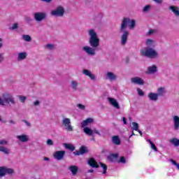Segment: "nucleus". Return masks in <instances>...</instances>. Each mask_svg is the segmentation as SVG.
<instances>
[{"instance_id":"obj_1","label":"nucleus","mask_w":179,"mask_h":179,"mask_svg":"<svg viewBox=\"0 0 179 179\" xmlns=\"http://www.w3.org/2000/svg\"><path fill=\"white\" fill-rule=\"evenodd\" d=\"M130 24L129 28L130 29H135V21L134 20H130L129 18L124 17L122 20V24L120 26V33H123L121 36V41H122V45H125L127 44V41H128V36H129V31L127 30H125L127 29V26H128V24Z\"/></svg>"},{"instance_id":"obj_2","label":"nucleus","mask_w":179,"mask_h":179,"mask_svg":"<svg viewBox=\"0 0 179 179\" xmlns=\"http://www.w3.org/2000/svg\"><path fill=\"white\" fill-rule=\"evenodd\" d=\"M89 35L90 45L92 48H99V45H100V38L97 36V34L94 31V29H90L89 31Z\"/></svg>"},{"instance_id":"obj_3","label":"nucleus","mask_w":179,"mask_h":179,"mask_svg":"<svg viewBox=\"0 0 179 179\" xmlns=\"http://www.w3.org/2000/svg\"><path fill=\"white\" fill-rule=\"evenodd\" d=\"M141 55L143 57H148V58H157V52L152 48H145L141 50Z\"/></svg>"},{"instance_id":"obj_4","label":"nucleus","mask_w":179,"mask_h":179,"mask_svg":"<svg viewBox=\"0 0 179 179\" xmlns=\"http://www.w3.org/2000/svg\"><path fill=\"white\" fill-rule=\"evenodd\" d=\"M62 122L66 131H68L69 132H72V131H73V127H72V124L71 123V119L65 117Z\"/></svg>"},{"instance_id":"obj_5","label":"nucleus","mask_w":179,"mask_h":179,"mask_svg":"<svg viewBox=\"0 0 179 179\" xmlns=\"http://www.w3.org/2000/svg\"><path fill=\"white\" fill-rule=\"evenodd\" d=\"M3 99L5 103H7V104H9V103H11V104L16 103V101H15V98H13V96L10 94H3Z\"/></svg>"},{"instance_id":"obj_6","label":"nucleus","mask_w":179,"mask_h":179,"mask_svg":"<svg viewBox=\"0 0 179 179\" xmlns=\"http://www.w3.org/2000/svg\"><path fill=\"white\" fill-rule=\"evenodd\" d=\"M64 13H65V10L62 6H58L55 10L51 12V15L52 16H64Z\"/></svg>"},{"instance_id":"obj_7","label":"nucleus","mask_w":179,"mask_h":179,"mask_svg":"<svg viewBox=\"0 0 179 179\" xmlns=\"http://www.w3.org/2000/svg\"><path fill=\"white\" fill-rule=\"evenodd\" d=\"M85 153H89V150L87 149V147L85 145H82L80 148V150H76L73 152V155L75 156H80V155H85Z\"/></svg>"},{"instance_id":"obj_8","label":"nucleus","mask_w":179,"mask_h":179,"mask_svg":"<svg viewBox=\"0 0 179 179\" xmlns=\"http://www.w3.org/2000/svg\"><path fill=\"white\" fill-rule=\"evenodd\" d=\"M65 150L56 151L53 154V157L56 159V160H63L64 157H65Z\"/></svg>"},{"instance_id":"obj_9","label":"nucleus","mask_w":179,"mask_h":179,"mask_svg":"<svg viewBox=\"0 0 179 179\" xmlns=\"http://www.w3.org/2000/svg\"><path fill=\"white\" fill-rule=\"evenodd\" d=\"M46 16L47 15L45 13H35L34 17L36 22H43Z\"/></svg>"},{"instance_id":"obj_10","label":"nucleus","mask_w":179,"mask_h":179,"mask_svg":"<svg viewBox=\"0 0 179 179\" xmlns=\"http://www.w3.org/2000/svg\"><path fill=\"white\" fill-rule=\"evenodd\" d=\"M83 50L87 52V54H88V55H96V50H97V48L85 46L83 47Z\"/></svg>"},{"instance_id":"obj_11","label":"nucleus","mask_w":179,"mask_h":179,"mask_svg":"<svg viewBox=\"0 0 179 179\" xmlns=\"http://www.w3.org/2000/svg\"><path fill=\"white\" fill-rule=\"evenodd\" d=\"M93 118L92 117H88L85 120H83L81 122V128H86L87 125H90V124H93Z\"/></svg>"},{"instance_id":"obj_12","label":"nucleus","mask_w":179,"mask_h":179,"mask_svg":"<svg viewBox=\"0 0 179 179\" xmlns=\"http://www.w3.org/2000/svg\"><path fill=\"white\" fill-rule=\"evenodd\" d=\"M88 164L94 169H99V164H97V162H96V159H94V158H90L88 161Z\"/></svg>"},{"instance_id":"obj_13","label":"nucleus","mask_w":179,"mask_h":179,"mask_svg":"<svg viewBox=\"0 0 179 179\" xmlns=\"http://www.w3.org/2000/svg\"><path fill=\"white\" fill-rule=\"evenodd\" d=\"M132 83H136V85H145V81L139 77H136L131 78Z\"/></svg>"},{"instance_id":"obj_14","label":"nucleus","mask_w":179,"mask_h":179,"mask_svg":"<svg viewBox=\"0 0 179 179\" xmlns=\"http://www.w3.org/2000/svg\"><path fill=\"white\" fill-rule=\"evenodd\" d=\"M109 103H110L111 106L115 107V108L120 109V104L117 101V100L114 98H108Z\"/></svg>"},{"instance_id":"obj_15","label":"nucleus","mask_w":179,"mask_h":179,"mask_svg":"<svg viewBox=\"0 0 179 179\" xmlns=\"http://www.w3.org/2000/svg\"><path fill=\"white\" fill-rule=\"evenodd\" d=\"M112 143L113 145H121V139H120V137L118 136H113L112 137Z\"/></svg>"},{"instance_id":"obj_16","label":"nucleus","mask_w":179,"mask_h":179,"mask_svg":"<svg viewBox=\"0 0 179 179\" xmlns=\"http://www.w3.org/2000/svg\"><path fill=\"white\" fill-rule=\"evenodd\" d=\"M157 71V67L154 65V66H149L148 68V71L145 72V73L147 74H150V73H155Z\"/></svg>"},{"instance_id":"obj_17","label":"nucleus","mask_w":179,"mask_h":179,"mask_svg":"<svg viewBox=\"0 0 179 179\" xmlns=\"http://www.w3.org/2000/svg\"><path fill=\"white\" fill-rule=\"evenodd\" d=\"M83 72L84 75H86V76H89V78H90V79H92V80H94V79H96V76L94 74H92V72H90V71L87 69H84Z\"/></svg>"},{"instance_id":"obj_18","label":"nucleus","mask_w":179,"mask_h":179,"mask_svg":"<svg viewBox=\"0 0 179 179\" xmlns=\"http://www.w3.org/2000/svg\"><path fill=\"white\" fill-rule=\"evenodd\" d=\"M148 97L152 101H157L159 94L150 92L148 94Z\"/></svg>"},{"instance_id":"obj_19","label":"nucleus","mask_w":179,"mask_h":179,"mask_svg":"<svg viewBox=\"0 0 179 179\" xmlns=\"http://www.w3.org/2000/svg\"><path fill=\"white\" fill-rule=\"evenodd\" d=\"M169 9L172 10V12L174 13L175 16L179 17V8L176 6H171L169 7Z\"/></svg>"},{"instance_id":"obj_20","label":"nucleus","mask_w":179,"mask_h":179,"mask_svg":"<svg viewBox=\"0 0 179 179\" xmlns=\"http://www.w3.org/2000/svg\"><path fill=\"white\" fill-rule=\"evenodd\" d=\"M20 142H27L29 141V137L27 135L22 134L17 136Z\"/></svg>"},{"instance_id":"obj_21","label":"nucleus","mask_w":179,"mask_h":179,"mask_svg":"<svg viewBox=\"0 0 179 179\" xmlns=\"http://www.w3.org/2000/svg\"><path fill=\"white\" fill-rule=\"evenodd\" d=\"M83 132L86 134V135H88L89 136H93V130H92L89 127H84Z\"/></svg>"},{"instance_id":"obj_22","label":"nucleus","mask_w":179,"mask_h":179,"mask_svg":"<svg viewBox=\"0 0 179 179\" xmlns=\"http://www.w3.org/2000/svg\"><path fill=\"white\" fill-rule=\"evenodd\" d=\"M173 122H174L175 129L176 130L178 129L179 128V117L178 116H174Z\"/></svg>"},{"instance_id":"obj_23","label":"nucleus","mask_w":179,"mask_h":179,"mask_svg":"<svg viewBox=\"0 0 179 179\" xmlns=\"http://www.w3.org/2000/svg\"><path fill=\"white\" fill-rule=\"evenodd\" d=\"M64 146L66 148V149H68L69 150H71V152H73L75 150V146L70 143H64Z\"/></svg>"},{"instance_id":"obj_24","label":"nucleus","mask_w":179,"mask_h":179,"mask_svg":"<svg viewBox=\"0 0 179 179\" xmlns=\"http://www.w3.org/2000/svg\"><path fill=\"white\" fill-rule=\"evenodd\" d=\"M118 157H120V155H118V153H115V154H111L110 155H109L108 159L110 162H114V159H118Z\"/></svg>"},{"instance_id":"obj_25","label":"nucleus","mask_w":179,"mask_h":179,"mask_svg":"<svg viewBox=\"0 0 179 179\" xmlns=\"http://www.w3.org/2000/svg\"><path fill=\"white\" fill-rule=\"evenodd\" d=\"M69 170L71 171L73 176H75L77 174L78 169L76 166H71L69 167Z\"/></svg>"},{"instance_id":"obj_26","label":"nucleus","mask_w":179,"mask_h":179,"mask_svg":"<svg viewBox=\"0 0 179 179\" xmlns=\"http://www.w3.org/2000/svg\"><path fill=\"white\" fill-rule=\"evenodd\" d=\"M106 75L110 80H115L117 79V76H115V74L113 73L108 72Z\"/></svg>"},{"instance_id":"obj_27","label":"nucleus","mask_w":179,"mask_h":179,"mask_svg":"<svg viewBox=\"0 0 179 179\" xmlns=\"http://www.w3.org/2000/svg\"><path fill=\"white\" fill-rule=\"evenodd\" d=\"M27 57V53H26V52H20V53L18 54L19 61L26 59Z\"/></svg>"},{"instance_id":"obj_28","label":"nucleus","mask_w":179,"mask_h":179,"mask_svg":"<svg viewBox=\"0 0 179 179\" xmlns=\"http://www.w3.org/2000/svg\"><path fill=\"white\" fill-rule=\"evenodd\" d=\"M0 152L5 153L6 155H9V150L6 147L0 146Z\"/></svg>"},{"instance_id":"obj_29","label":"nucleus","mask_w":179,"mask_h":179,"mask_svg":"<svg viewBox=\"0 0 179 179\" xmlns=\"http://www.w3.org/2000/svg\"><path fill=\"white\" fill-rule=\"evenodd\" d=\"M132 125L133 127H131V129H133V131H139V124L138 123L133 122Z\"/></svg>"},{"instance_id":"obj_30","label":"nucleus","mask_w":179,"mask_h":179,"mask_svg":"<svg viewBox=\"0 0 179 179\" xmlns=\"http://www.w3.org/2000/svg\"><path fill=\"white\" fill-rule=\"evenodd\" d=\"M148 142L151 146L152 150H155V152H157V147H156V145H155L150 139L148 140Z\"/></svg>"},{"instance_id":"obj_31","label":"nucleus","mask_w":179,"mask_h":179,"mask_svg":"<svg viewBox=\"0 0 179 179\" xmlns=\"http://www.w3.org/2000/svg\"><path fill=\"white\" fill-rule=\"evenodd\" d=\"M171 143H173L174 146H179V139L177 138H173L170 141Z\"/></svg>"},{"instance_id":"obj_32","label":"nucleus","mask_w":179,"mask_h":179,"mask_svg":"<svg viewBox=\"0 0 179 179\" xmlns=\"http://www.w3.org/2000/svg\"><path fill=\"white\" fill-rule=\"evenodd\" d=\"M99 164L101 165V167H102L103 170V174H106L107 173V165L105 164H103V162H99Z\"/></svg>"},{"instance_id":"obj_33","label":"nucleus","mask_w":179,"mask_h":179,"mask_svg":"<svg viewBox=\"0 0 179 179\" xmlns=\"http://www.w3.org/2000/svg\"><path fill=\"white\" fill-rule=\"evenodd\" d=\"M6 176L5 167L0 166V177H4Z\"/></svg>"},{"instance_id":"obj_34","label":"nucleus","mask_w":179,"mask_h":179,"mask_svg":"<svg viewBox=\"0 0 179 179\" xmlns=\"http://www.w3.org/2000/svg\"><path fill=\"white\" fill-rule=\"evenodd\" d=\"M157 94L158 96H163V94L164 93V88L163 87H159L158 90H157Z\"/></svg>"},{"instance_id":"obj_35","label":"nucleus","mask_w":179,"mask_h":179,"mask_svg":"<svg viewBox=\"0 0 179 179\" xmlns=\"http://www.w3.org/2000/svg\"><path fill=\"white\" fill-rule=\"evenodd\" d=\"M22 38L25 41H31V36L29 35H23Z\"/></svg>"},{"instance_id":"obj_36","label":"nucleus","mask_w":179,"mask_h":179,"mask_svg":"<svg viewBox=\"0 0 179 179\" xmlns=\"http://www.w3.org/2000/svg\"><path fill=\"white\" fill-rule=\"evenodd\" d=\"M5 172L6 174H13V169L9 168H5Z\"/></svg>"},{"instance_id":"obj_37","label":"nucleus","mask_w":179,"mask_h":179,"mask_svg":"<svg viewBox=\"0 0 179 179\" xmlns=\"http://www.w3.org/2000/svg\"><path fill=\"white\" fill-rule=\"evenodd\" d=\"M118 163H122V164H125L127 163V160L125 159V157L122 156L120 157Z\"/></svg>"},{"instance_id":"obj_38","label":"nucleus","mask_w":179,"mask_h":179,"mask_svg":"<svg viewBox=\"0 0 179 179\" xmlns=\"http://www.w3.org/2000/svg\"><path fill=\"white\" fill-rule=\"evenodd\" d=\"M71 85L73 90H76V87H78V83H76V81H72Z\"/></svg>"},{"instance_id":"obj_39","label":"nucleus","mask_w":179,"mask_h":179,"mask_svg":"<svg viewBox=\"0 0 179 179\" xmlns=\"http://www.w3.org/2000/svg\"><path fill=\"white\" fill-rule=\"evenodd\" d=\"M26 96H23L22 95L19 96V99L21 103H24L26 101Z\"/></svg>"},{"instance_id":"obj_40","label":"nucleus","mask_w":179,"mask_h":179,"mask_svg":"<svg viewBox=\"0 0 179 179\" xmlns=\"http://www.w3.org/2000/svg\"><path fill=\"white\" fill-rule=\"evenodd\" d=\"M137 92L138 93V96H143L145 94V92H143V91L140 88L137 89Z\"/></svg>"},{"instance_id":"obj_41","label":"nucleus","mask_w":179,"mask_h":179,"mask_svg":"<svg viewBox=\"0 0 179 179\" xmlns=\"http://www.w3.org/2000/svg\"><path fill=\"white\" fill-rule=\"evenodd\" d=\"M149 9H150V6L147 5L143 8V12H148V10H149Z\"/></svg>"},{"instance_id":"obj_42","label":"nucleus","mask_w":179,"mask_h":179,"mask_svg":"<svg viewBox=\"0 0 179 179\" xmlns=\"http://www.w3.org/2000/svg\"><path fill=\"white\" fill-rule=\"evenodd\" d=\"M46 48H49V50H53L54 49V45L52 44H47Z\"/></svg>"},{"instance_id":"obj_43","label":"nucleus","mask_w":179,"mask_h":179,"mask_svg":"<svg viewBox=\"0 0 179 179\" xmlns=\"http://www.w3.org/2000/svg\"><path fill=\"white\" fill-rule=\"evenodd\" d=\"M92 131H93V134H96V135H99V136L101 135V134H100V131H99V130H97V129H94L92 130Z\"/></svg>"},{"instance_id":"obj_44","label":"nucleus","mask_w":179,"mask_h":179,"mask_svg":"<svg viewBox=\"0 0 179 179\" xmlns=\"http://www.w3.org/2000/svg\"><path fill=\"white\" fill-rule=\"evenodd\" d=\"M77 107H78V108H80V110H85V105H82L80 103H78L77 105Z\"/></svg>"},{"instance_id":"obj_45","label":"nucleus","mask_w":179,"mask_h":179,"mask_svg":"<svg viewBox=\"0 0 179 179\" xmlns=\"http://www.w3.org/2000/svg\"><path fill=\"white\" fill-rule=\"evenodd\" d=\"M47 144L49 145L50 146H51V145H54V143L52 142V140L48 139L47 141Z\"/></svg>"},{"instance_id":"obj_46","label":"nucleus","mask_w":179,"mask_h":179,"mask_svg":"<svg viewBox=\"0 0 179 179\" xmlns=\"http://www.w3.org/2000/svg\"><path fill=\"white\" fill-rule=\"evenodd\" d=\"M7 144H8V141L5 140H0V145H7Z\"/></svg>"},{"instance_id":"obj_47","label":"nucleus","mask_w":179,"mask_h":179,"mask_svg":"<svg viewBox=\"0 0 179 179\" xmlns=\"http://www.w3.org/2000/svg\"><path fill=\"white\" fill-rule=\"evenodd\" d=\"M153 43V41L152 39H148L146 41V45H149V44H152Z\"/></svg>"},{"instance_id":"obj_48","label":"nucleus","mask_w":179,"mask_h":179,"mask_svg":"<svg viewBox=\"0 0 179 179\" xmlns=\"http://www.w3.org/2000/svg\"><path fill=\"white\" fill-rule=\"evenodd\" d=\"M18 27V24L17 23L13 24V27H12V29L15 30V29H17Z\"/></svg>"},{"instance_id":"obj_49","label":"nucleus","mask_w":179,"mask_h":179,"mask_svg":"<svg viewBox=\"0 0 179 179\" xmlns=\"http://www.w3.org/2000/svg\"><path fill=\"white\" fill-rule=\"evenodd\" d=\"M154 2H156V3H162L163 2V0H152Z\"/></svg>"},{"instance_id":"obj_50","label":"nucleus","mask_w":179,"mask_h":179,"mask_svg":"<svg viewBox=\"0 0 179 179\" xmlns=\"http://www.w3.org/2000/svg\"><path fill=\"white\" fill-rule=\"evenodd\" d=\"M23 122L26 123V124L27 125V127H30V122H29L27 120H22Z\"/></svg>"},{"instance_id":"obj_51","label":"nucleus","mask_w":179,"mask_h":179,"mask_svg":"<svg viewBox=\"0 0 179 179\" xmlns=\"http://www.w3.org/2000/svg\"><path fill=\"white\" fill-rule=\"evenodd\" d=\"M123 123L124 124V125H127V118L126 117H123Z\"/></svg>"},{"instance_id":"obj_52","label":"nucleus","mask_w":179,"mask_h":179,"mask_svg":"<svg viewBox=\"0 0 179 179\" xmlns=\"http://www.w3.org/2000/svg\"><path fill=\"white\" fill-rule=\"evenodd\" d=\"M34 106H38L40 104V101H36L34 103Z\"/></svg>"},{"instance_id":"obj_53","label":"nucleus","mask_w":179,"mask_h":179,"mask_svg":"<svg viewBox=\"0 0 179 179\" xmlns=\"http://www.w3.org/2000/svg\"><path fill=\"white\" fill-rule=\"evenodd\" d=\"M152 33H155V30H153V29H150V30L148 31V34H152Z\"/></svg>"},{"instance_id":"obj_54","label":"nucleus","mask_w":179,"mask_h":179,"mask_svg":"<svg viewBox=\"0 0 179 179\" xmlns=\"http://www.w3.org/2000/svg\"><path fill=\"white\" fill-rule=\"evenodd\" d=\"M43 2H46L47 3H50V2H51L52 0H41Z\"/></svg>"},{"instance_id":"obj_55","label":"nucleus","mask_w":179,"mask_h":179,"mask_svg":"<svg viewBox=\"0 0 179 179\" xmlns=\"http://www.w3.org/2000/svg\"><path fill=\"white\" fill-rule=\"evenodd\" d=\"M44 160H45L46 162H48V160H50V158L45 157H44Z\"/></svg>"},{"instance_id":"obj_56","label":"nucleus","mask_w":179,"mask_h":179,"mask_svg":"<svg viewBox=\"0 0 179 179\" xmlns=\"http://www.w3.org/2000/svg\"><path fill=\"white\" fill-rule=\"evenodd\" d=\"M137 132H138V134H140V136H142V131L141 130L138 129V131H137Z\"/></svg>"},{"instance_id":"obj_57","label":"nucleus","mask_w":179,"mask_h":179,"mask_svg":"<svg viewBox=\"0 0 179 179\" xmlns=\"http://www.w3.org/2000/svg\"><path fill=\"white\" fill-rule=\"evenodd\" d=\"M0 121H1L2 122H6V120H2V118H1V116H0Z\"/></svg>"},{"instance_id":"obj_58","label":"nucleus","mask_w":179,"mask_h":179,"mask_svg":"<svg viewBox=\"0 0 179 179\" xmlns=\"http://www.w3.org/2000/svg\"><path fill=\"white\" fill-rule=\"evenodd\" d=\"M93 169H90L89 171H88V173H93Z\"/></svg>"},{"instance_id":"obj_59","label":"nucleus","mask_w":179,"mask_h":179,"mask_svg":"<svg viewBox=\"0 0 179 179\" xmlns=\"http://www.w3.org/2000/svg\"><path fill=\"white\" fill-rule=\"evenodd\" d=\"M135 136V133H134V131H132V133H131V134L130 136V138H131V136Z\"/></svg>"},{"instance_id":"obj_60","label":"nucleus","mask_w":179,"mask_h":179,"mask_svg":"<svg viewBox=\"0 0 179 179\" xmlns=\"http://www.w3.org/2000/svg\"><path fill=\"white\" fill-rule=\"evenodd\" d=\"M1 47H3V43H0V48H1Z\"/></svg>"},{"instance_id":"obj_61","label":"nucleus","mask_w":179,"mask_h":179,"mask_svg":"<svg viewBox=\"0 0 179 179\" xmlns=\"http://www.w3.org/2000/svg\"><path fill=\"white\" fill-rule=\"evenodd\" d=\"M126 62H127V64H128V62H129V58H127V59H126Z\"/></svg>"},{"instance_id":"obj_62","label":"nucleus","mask_w":179,"mask_h":179,"mask_svg":"<svg viewBox=\"0 0 179 179\" xmlns=\"http://www.w3.org/2000/svg\"><path fill=\"white\" fill-rule=\"evenodd\" d=\"M10 124H15V122H13V120H10Z\"/></svg>"},{"instance_id":"obj_63","label":"nucleus","mask_w":179,"mask_h":179,"mask_svg":"<svg viewBox=\"0 0 179 179\" xmlns=\"http://www.w3.org/2000/svg\"><path fill=\"white\" fill-rule=\"evenodd\" d=\"M2 41H3L2 38H0V42H2Z\"/></svg>"},{"instance_id":"obj_64","label":"nucleus","mask_w":179,"mask_h":179,"mask_svg":"<svg viewBox=\"0 0 179 179\" xmlns=\"http://www.w3.org/2000/svg\"><path fill=\"white\" fill-rule=\"evenodd\" d=\"M92 141H94V138H92Z\"/></svg>"}]
</instances>
